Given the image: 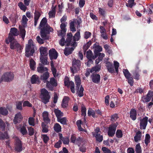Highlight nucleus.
<instances>
[{
    "label": "nucleus",
    "mask_w": 153,
    "mask_h": 153,
    "mask_svg": "<svg viewBox=\"0 0 153 153\" xmlns=\"http://www.w3.org/2000/svg\"><path fill=\"white\" fill-rule=\"evenodd\" d=\"M48 57L47 56H41L40 57L41 62L44 65L47 64Z\"/></svg>",
    "instance_id": "nucleus-40"
},
{
    "label": "nucleus",
    "mask_w": 153,
    "mask_h": 153,
    "mask_svg": "<svg viewBox=\"0 0 153 153\" xmlns=\"http://www.w3.org/2000/svg\"><path fill=\"white\" fill-rule=\"evenodd\" d=\"M72 67L71 68L72 72L74 74L79 71L81 67V62L80 60L75 58L73 59Z\"/></svg>",
    "instance_id": "nucleus-4"
},
{
    "label": "nucleus",
    "mask_w": 153,
    "mask_h": 153,
    "mask_svg": "<svg viewBox=\"0 0 153 153\" xmlns=\"http://www.w3.org/2000/svg\"><path fill=\"white\" fill-rule=\"evenodd\" d=\"M59 139L61 140V141L62 140L63 143L64 144L68 145L69 142V138L67 137H63L62 134L61 133H59Z\"/></svg>",
    "instance_id": "nucleus-23"
},
{
    "label": "nucleus",
    "mask_w": 153,
    "mask_h": 153,
    "mask_svg": "<svg viewBox=\"0 0 153 153\" xmlns=\"http://www.w3.org/2000/svg\"><path fill=\"white\" fill-rule=\"evenodd\" d=\"M47 48L46 47H41L39 48V51L41 56H47L48 53L47 52Z\"/></svg>",
    "instance_id": "nucleus-27"
},
{
    "label": "nucleus",
    "mask_w": 153,
    "mask_h": 153,
    "mask_svg": "<svg viewBox=\"0 0 153 153\" xmlns=\"http://www.w3.org/2000/svg\"><path fill=\"white\" fill-rule=\"evenodd\" d=\"M135 151L136 153H142V149L140 143L136 145Z\"/></svg>",
    "instance_id": "nucleus-48"
},
{
    "label": "nucleus",
    "mask_w": 153,
    "mask_h": 153,
    "mask_svg": "<svg viewBox=\"0 0 153 153\" xmlns=\"http://www.w3.org/2000/svg\"><path fill=\"white\" fill-rule=\"evenodd\" d=\"M86 109L85 107V106L83 104L82 105H81V115L82 116H83L84 117H85L86 116Z\"/></svg>",
    "instance_id": "nucleus-44"
},
{
    "label": "nucleus",
    "mask_w": 153,
    "mask_h": 153,
    "mask_svg": "<svg viewBox=\"0 0 153 153\" xmlns=\"http://www.w3.org/2000/svg\"><path fill=\"white\" fill-rule=\"evenodd\" d=\"M64 83L65 85L67 87H69L70 86L71 91L73 93H75L74 83L72 81H70L69 78L67 76H65V77Z\"/></svg>",
    "instance_id": "nucleus-8"
},
{
    "label": "nucleus",
    "mask_w": 153,
    "mask_h": 153,
    "mask_svg": "<svg viewBox=\"0 0 153 153\" xmlns=\"http://www.w3.org/2000/svg\"><path fill=\"white\" fill-rule=\"evenodd\" d=\"M47 20L45 17L43 18L40 22L39 27L40 28H43L45 27L47 25H48L47 24Z\"/></svg>",
    "instance_id": "nucleus-33"
},
{
    "label": "nucleus",
    "mask_w": 153,
    "mask_h": 153,
    "mask_svg": "<svg viewBox=\"0 0 153 153\" xmlns=\"http://www.w3.org/2000/svg\"><path fill=\"white\" fill-rule=\"evenodd\" d=\"M92 82L98 84L100 82V76L96 73H93L90 76Z\"/></svg>",
    "instance_id": "nucleus-13"
},
{
    "label": "nucleus",
    "mask_w": 153,
    "mask_h": 153,
    "mask_svg": "<svg viewBox=\"0 0 153 153\" xmlns=\"http://www.w3.org/2000/svg\"><path fill=\"white\" fill-rule=\"evenodd\" d=\"M150 136L149 134H147L146 135L145 143L146 146L150 142Z\"/></svg>",
    "instance_id": "nucleus-51"
},
{
    "label": "nucleus",
    "mask_w": 153,
    "mask_h": 153,
    "mask_svg": "<svg viewBox=\"0 0 153 153\" xmlns=\"http://www.w3.org/2000/svg\"><path fill=\"white\" fill-rule=\"evenodd\" d=\"M141 132L140 131H138L136 133L134 137V141L135 142H137L141 140Z\"/></svg>",
    "instance_id": "nucleus-29"
},
{
    "label": "nucleus",
    "mask_w": 153,
    "mask_h": 153,
    "mask_svg": "<svg viewBox=\"0 0 153 153\" xmlns=\"http://www.w3.org/2000/svg\"><path fill=\"white\" fill-rule=\"evenodd\" d=\"M16 108L17 109L20 110H22V102H21L19 101L16 102Z\"/></svg>",
    "instance_id": "nucleus-64"
},
{
    "label": "nucleus",
    "mask_w": 153,
    "mask_h": 153,
    "mask_svg": "<svg viewBox=\"0 0 153 153\" xmlns=\"http://www.w3.org/2000/svg\"><path fill=\"white\" fill-rule=\"evenodd\" d=\"M10 138L8 132L7 131H4V132H2L0 131V139L4 140L8 139Z\"/></svg>",
    "instance_id": "nucleus-21"
},
{
    "label": "nucleus",
    "mask_w": 153,
    "mask_h": 153,
    "mask_svg": "<svg viewBox=\"0 0 153 153\" xmlns=\"http://www.w3.org/2000/svg\"><path fill=\"white\" fill-rule=\"evenodd\" d=\"M74 49L73 47H66L64 51V54L66 56H68L72 53Z\"/></svg>",
    "instance_id": "nucleus-26"
},
{
    "label": "nucleus",
    "mask_w": 153,
    "mask_h": 153,
    "mask_svg": "<svg viewBox=\"0 0 153 153\" xmlns=\"http://www.w3.org/2000/svg\"><path fill=\"white\" fill-rule=\"evenodd\" d=\"M49 77V73L48 71H47L44 72L42 75L40 76V79L44 83H45L48 81L47 79Z\"/></svg>",
    "instance_id": "nucleus-22"
},
{
    "label": "nucleus",
    "mask_w": 153,
    "mask_h": 153,
    "mask_svg": "<svg viewBox=\"0 0 153 153\" xmlns=\"http://www.w3.org/2000/svg\"><path fill=\"white\" fill-rule=\"evenodd\" d=\"M23 119V117L20 112L16 114L13 119V123L15 124L20 123Z\"/></svg>",
    "instance_id": "nucleus-15"
},
{
    "label": "nucleus",
    "mask_w": 153,
    "mask_h": 153,
    "mask_svg": "<svg viewBox=\"0 0 153 153\" xmlns=\"http://www.w3.org/2000/svg\"><path fill=\"white\" fill-rule=\"evenodd\" d=\"M116 136L118 138H122L123 136L122 131L120 129H117L116 133Z\"/></svg>",
    "instance_id": "nucleus-49"
},
{
    "label": "nucleus",
    "mask_w": 153,
    "mask_h": 153,
    "mask_svg": "<svg viewBox=\"0 0 153 153\" xmlns=\"http://www.w3.org/2000/svg\"><path fill=\"white\" fill-rule=\"evenodd\" d=\"M81 79L79 76H75V82L76 85V90L78 91L81 84Z\"/></svg>",
    "instance_id": "nucleus-28"
},
{
    "label": "nucleus",
    "mask_w": 153,
    "mask_h": 153,
    "mask_svg": "<svg viewBox=\"0 0 153 153\" xmlns=\"http://www.w3.org/2000/svg\"><path fill=\"white\" fill-rule=\"evenodd\" d=\"M19 34V32L17 28L12 27L10 29V33L9 34L8 37L7 39L11 40V39H15L14 36H17Z\"/></svg>",
    "instance_id": "nucleus-10"
},
{
    "label": "nucleus",
    "mask_w": 153,
    "mask_h": 153,
    "mask_svg": "<svg viewBox=\"0 0 153 153\" xmlns=\"http://www.w3.org/2000/svg\"><path fill=\"white\" fill-rule=\"evenodd\" d=\"M26 34V31L25 28H22L20 29V35L23 40L24 39Z\"/></svg>",
    "instance_id": "nucleus-39"
},
{
    "label": "nucleus",
    "mask_w": 153,
    "mask_h": 153,
    "mask_svg": "<svg viewBox=\"0 0 153 153\" xmlns=\"http://www.w3.org/2000/svg\"><path fill=\"white\" fill-rule=\"evenodd\" d=\"M78 91V96L79 97H81L83 96L84 89L82 85L81 86L79 90L78 91Z\"/></svg>",
    "instance_id": "nucleus-53"
},
{
    "label": "nucleus",
    "mask_w": 153,
    "mask_h": 153,
    "mask_svg": "<svg viewBox=\"0 0 153 153\" xmlns=\"http://www.w3.org/2000/svg\"><path fill=\"white\" fill-rule=\"evenodd\" d=\"M114 62L115 71L118 74V68L119 67V63L117 61H114Z\"/></svg>",
    "instance_id": "nucleus-59"
},
{
    "label": "nucleus",
    "mask_w": 153,
    "mask_h": 153,
    "mask_svg": "<svg viewBox=\"0 0 153 153\" xmlns=\"http://www.w3.org/2000/svg\"><path fill=\"white\" fill-rule=\"evenodd\" d=\"M14 78V74L12 72H7L5 73L1 76L3 81L10 82L12 81Z\"/></svg>",
    "instance_id": "nucleus-7"
},
{
    "label": "nucleus",
    "mask_w": 153,
    "mask_h": 153,
    "mask_svg": "<svg viewBox=\"0 0 153 153\" xmlns=\"http://www.w3.org/2000/svg\"><path fill=\"white\" fill-rule=\"evenodd\" d=\"M20 131L23 135H25L27 133L25 127L24 126L20 128Z\"/></svg>",
    "instance_id": "nucleus-56"
},
{
    "label": "nucleus",
    "mask_w": 153,
    "mask_h": 153,
    "mask_svg": "<svg viewBox=\"0 0 153 153\" xmlns=\"http://www.w3.org/2000/svg\"><path fill=\"white\" fill-rule=\"evenodd\" d=\"M54 112L57 118H58L61 117L64 115V114L63 112H62L60 110L58 109H55L54 110Z\"/></svg>",
    "instance_id": "nucleus-30"
},
{
    "label": "nucleus",
    "mask_w": 153,
    "mask_h": 153,
    "mask_svg": "<svg viewBox=\"0 0 153 153\" xmlns=\"http://www.w3.org/2000/svg\"><path fill=\"white\" fill-rule=\"evenodd\" d=\"M46 83L47 88L52 91L53 90L54 88L57 85V81L53 77L51 78L50 81H48Z\"/></svg>",
    "instance_id": "nucleus-6"
},
{
    "label": "nucleus",
    "mask_w": 153,
    "mask_h": 153,
    "mask_svg": "<svg viewBox=\"0 0 153 153\" xmlns=\"http://www.w3.org/2000/svg\"><path fill=\"white\" fill-rule=\"evenodd\" d=\"M100 66L99 65H97V66L94 67L90 69V72L91 73H92L94 71L96 72L100 70Z\"/></svg>",
    "instance_id": "nucleus-52"
},
{
    "label": "nucleus",
    "mask_w": 153,
    "mask_h": 153,
    "mask_svg": "<svg viewBox=\"0 0 153 153\" xmlns=\"http://www.w3.org/2000/svg\"><path fill=\"white\" fill-rule=\"evenodd\" d=\"M57 121L63 125H66L67 124V119L65 117L62 118H59L57 119Z\"/></svg>",
    "instance_id": "nucleus-42"
},
{
    "label": "nucleus",
    "mask_w": 153,
    "mask_h": 153,
    "mask_svg": "<svg viewBox=\"0 0 153 153\" xmlns=\"http://www.w3.org/2000/svg\"><path fill=\"white\" fill-rule=\"evenodd\" d=\"M15 150L18 152H20L23 150L22 141L19 139L16 140L15 144Z\"/></svg>",
    "instance_id": "nucleus-12"
},
{
    "label": "nucleus",
    "mask_w": 153,
    "mask_h": 153,
    "mask_svg": "<svg viewBox=\"0 0 153 153\" xmlns=\"http://www.w3.org/2000/svg\"><path fill=\"white\" fill-rule=\"evenodd\" d=\"M36 63L34 60L32 58L30 60V69L32 70H34L35 69V65Z\"/></svg>",
    "instance_id": "nucleus-34"
},
{
    "label": "nucleus",
    "mask_w": 153,
    "mask_h": 153,
    "mask_svg": "<svg viewBox=\"0 0 153 153\" xmlns=\"http://www.w3.org/2000/svg\"><path fill=\"white\" fill-rule=\"evenodd\" d=\"M34 14V25L35 26H36L37 25L38 20L41 16V14L38 11L35 10Z\"/></svg>",
    "instance_id": "nucleus-24"
},
{
    "label": "nucleus",
    "mask_w": 153,
    "mask_h": 153,
    "mask_svg": "<svg viewBox=\"0 0 153 153\" xmlns=\"http://www.w3.org/2000/svg\"><path fill=\"white\" fill-rule=\"evenodd\" d=\"M94 136L96 138V140L97 141L99 142H101L103 140V136L101 135L100 134H97L95 135H94Z\"/></svg>",
    "instance_id": "nucleus-45"
},
{
    "label": "nucleus",
    "mask_w": 153,
    "mask_h": 153,
    "mask_svg": "<svg viewBox=\"0 0 153 153\" xmlns=\"http://www.w3.org/2000/svg\"><path fill=\"white\" fill-rule=\"evenodd\" d=\"M129 117L131 120L133 121L137 119V112L134 108H131L129 112Z\"/></svg>",
    "instance_id": "nucleus-17"
},
{
    "label": "nucleus",
    "mask_w": 153,
    "mask_h": 153,
    "mask_svg": "<svg viewBox=\"0 0 153 153\" xmlns=\"http://www.w3.org/2000/svg\"><path fill=\"white\" fill-rule=\"evenodd\" d=\"M73 21H76V23H75V24H77V27H80V25L82 23V19L80 17L78 16L77 19L74 20Z\"/></svg>",
    "instance_id": "nucleus-57"
},
{
    "label": "nucleus",
    "mask_w": 153,
    "mask_h": 153,
    "mask_svg": "<svg viewBox=\"0 0 153 153\" xmlns=\"http://www.w3.org/2000/svg\"><path fill=\"white\" fill-rule=\"evenodd\" d=\"M46 123L42 122L41 126L42 128V131L43 133H47L48 131V126L47 125Z\"/></svg>",
    "instance_id": "nucleus-36"
},
{
    "label": "nucleus",
    "mask_w": 153,
    "mask_h": 153,
    "mask_svg": "<svg viewBox=\"0 0 153 153\" xmlns=\"http://www.w3.org/2000/svg\"><path fill=\"white\" fill-rule=\"evenodd\" d=\"M18 6L19 7L20 9L23 11L24 12H25L27 8V7L25 5V4H24L22 2H20L18 3Z\"/></svg>",
    "instance_id": "nucleus-47"
},
{
    "label": "nucleus",
    "mask_w": 153,
    "mask_h": 153,
    "mask_svg": "<svg viewBox=\"0 0 153 153\" xmlns=\"http://www.w3.org/2000/svg\"><path fill=\"white\" fill-rule=\"evenodd\" d=\"M28 123L30 125L34 126L35 125V119L33 117H30L28 118Z\"/></svg>",
    "instance_id": "nucleus-50"
},
{
    "label": "nucleus",
    "mask_w": 153,
    "mask_h": 153,
    "mask_svg": "<svg viewBox=\"0 0 153 153\" xmlns=\"http://www.w3.org/2000/svg\"><path fill=\"white\" fill-rule=\"evenodd\" d=\"M23 107L27 106L30 107H32V104L28 101H24L23 103Z\"/></svg>",
    "instance_id": "nucleus-61"
},
{
    "label": "nucleus",
    "mask_w": 153,
    "mask_h": 153,
    "mask_svg": "<svg viewBox=\"0 0 153 153\" xmlns=\"http://www.w3.org/2000/svg\"><path fill=\"white\" fill-rule=\"evenodd\" d=\"M42 136L44 143H47L49 140V137L46 134H43Z\"/></svg>",
    "instance_id": "nucleus-62"
},
{
    "label": "nucleus",
    "mask_w": 153,
    "mask_h": 153,
    "mask_svg": "<svg viewBox=\"0 0 153 153\" xmlns=\"http://www.w3.org/2000/svg\"><path fill=\"white\" fill-rule=\"evenodd\" d=\"M134 0H128V3H126V6L128 7H132L134 4Z\"/></svg>",
    "instance_id": "nucleus-55"
},
{
    "label": "nucleus",
    "mask_w": 153,
    "mask_h": 153,
    "mask_svg": "<svg viewBox=\"0 0 153 153\" xmlns=\"http://www.w3.org/2000/svg\"><path fill=\"white\" fill-rule=\"evenodd\" d=\"M49 55L50 59L52 60L53 59H56L58 56V53L56 51L52 48L49 51Z\"/></svg>",
    "instance_id": "nucleus-14"
},
{
    "label": "nucleus",
    "mask_w": 153,
    "mask_h": 153,
    "mask_svg": "<svg viewBox=\"0 0 153 153\" xmlns=\"http://www.w3.org/2000/svg\"><path fill=\"white\" fill-rule=\"evenodd\" d=\"M123 72L126 79H128L131 76V74L127 69H124Z\"/></svg>",
    "instance_id": "nucleus-43"
},
{
    "label": "nucleus",
    "mask_w": 153,
    "mask_h": 153,
    "mask_svg": "<svg viewBox=\"0 0 153 153\" xmlns=\"http://www.w3.org/2000/svg\"><path fill=\"white\" fill-rule=\"evenodd\" d=\"M5 43L8 44L10 43V48L11 49H17V51L19 52H22L23 49L22 47L18 42L15 39H11V40L6 39L5 40Z\"/></svg>",
    "instance_id": "nucleus-3"
},
{
    "label": "nucleus",
    "mask_w": 153,
    "mask_h": 153,
    "mask_svg": "<svg viewBox=\"0 0 153 153\" xmlns=\"http://www.w3.org/2000/svg\"><path fill=\"white\" fill-rule=\"evenodd\" d=\"M80 37V33L79 31L78 30L77 31L76 33L75 34L74 36L73 37L74 40L75 41H78Z\"/></svg>",
    "instance_id": "nucleus-54"
},
{
    "label": "nucleus",
    "mask_w": 153,
    "mask_h": 153,
    "mask_svg": "<svg viewBox=\"0 0 153 153\" xmlns=\"http://www.w3.org/2000/svg\"><path fill=\"white\" fill-rule=\"evenodd\" d=\"M50 65L51 67V69L52 71V74L53 76L55 77L56 76L57 70L56 68L55 67L53 62L52 60H51L50 62Z\"/></svg>",
    "instance_id": "nucleus-32"
},
{
    "label": "nucleus",
    "mask_w": 153,
    "mask_h": 153,
    "mask_svg": "<svg viewBox=\"0 0 153 153\" xmlns=\"http://www.w3.org/2000/svg\"><path fill=\"white\" fill-rule=\"evenodd\" d=\"M28 131L29 135L30 136L33 135L34 132L33 128L31 127H28Z\"/></svg>",
    "instance_id": "nucleus-63"
},
{
    "label": "nucleus",
    "mask_w": 153,
    "mask_h": 153,
    "mask_svg": "<svg viewBox=\"0 0 153 153\" xmlns=\"http://www.w3.org/2000/svg\"><path fill=\"white\" fill-rule=\"evenodd\" d=\"M9 123L7 122L5 123L0 118V130L2 131H5L6 125L8 126Z\"/></svg>",
    "instance_id": "nucleus-18"
},
{
    "label": "nucleus",
    "mask_w": 153,
    "mask_h": 153,
    "mask_svg": "<svg viewBox=\"0 0 153 153\" xmlns=\"http://www.w3.org/2000/svg\"><path fill=\"white\" fill-rule=\"evenodd\" d=\"M53 30L52 28L49 25H47L45 27L41 28L40 34L42 39L39 36H37L36 38L37 42L40 44H43L44 43V40L49 39V36L48 35Z\"/></svg>",
    "instance_id": "nucleus-1"
},
{
    "label": "nucleus",
    "mask_w": 153,
    "mask_h": 153,
    "mask_svg": "<svg viewBox=\"0 0 153 153\" xmlns=\"http://www.w3.org/2000/svg\"><path fill=\"white\" fill-rule=\"evenodd\" d=\"M67 38L65 40V43L66 46H69L70 45L71 42V41L72 38L73 36L72 34L71 33H67Z\"/></svg>",
    "instance_id": "nucleus-25"
},
{
    "label": "nucleus",
    "mask_w": 153,
    "mask_h": 153,
    "mask_svg": "<svg viewBox=\"0 0 153 153\" xmlns=\"http://www.w3.org/2000/svg\"><path fill=\"white\" fill-rule=\"evenodd\" d=\"M98 59H97L95 60L96 64H97L100 62L102 61L103 57L105 56V54L103 53H100V55H99Z\"/></svg>",
    "instance_id": "nucleus-41"
},
{
    "label": "nucleus",
    "mask_w": 153,
    "mask_h": 153,
    "mask_svg": "<svg viewBox=\"0 0 153 153\" xmlns=\"http://www.w3.org/2000/svg\"><path fill=\"white\" fill-rule=\"evenodd\" d=\"M148 117L146 116L143 119H141L140 120V127L141 129L144 130L146 129L148 123Z\"/></svg>",
    "instance_id": "nucleus-11"
},
{
    "label": "nucleus",
    "mask_w": 153,
    "mask_h": 153,
    "mask_svg": "<svg viewBox=\"0 0 153 153\" xmlns=\"http://www.w3.org/2000/svg\"><path fill=\"white\" fill-rule=\"evenodd\" d=\"M43 121L46 124L50 123L51 120L48 117V113L47 111H44L42 114Z\"/></svg>",
    "instance_id": "nucleus-19"
},
{
    "label": "nucleus",
    "mask_w": 153,
    "mask_h": 153,
    "mask_svg": "<svg viewBox=\"0 0 153 153\" xmlns=\"http://www.w3.org/2000/svg\"><path fill=\"white\" fill-rule=\"evenodd\" d=\"M41 66L39 67H38L37 68V71L39 73H42L48 71V69L47 68L44 67L42 66V65H41Z\"/></svg>",
    "instance_id": "nucleus-31"
},
{
    "label": "nucleus",
    "mask_w": 153,
    "mask_h": 153,
    "mask_svg": "<svg viewBox=\"0 0 153 153\" xmlns=\"http://www.w3.org/2000/svg\"><path fill=\"white\" fill-rule=\"evenodd\" d=\"M53 128L54 130L57 133L61 131V127L58 123L55 124Z\"/></svg>",
    "instance_id": "nucleus-38"
},
{
    "label": "nucleus",
    "mask_w": 153,
    "mask_h": 153,
    "mask_svg": "<svg viewBox=\"0 0 153 153\" xmlns=\"http://www.w3.org/2000/svg\"><path fill=\"white\" fill-rule=\"evenodd\" d=\"M41 99L42 102L46 104L49 101L50 96L48 91L45 89H42L41 91Z\"/></svg>",
    "instance_id": "nucleus-5"
},
{
    "label": "nucleus",
    "mask_w": 153,
    "mask_h": 153,
    "mask_svg": "<svg viewBox=\"0 0 153 153\" xmlns=\"http://www.w3.org/2000/svg\"><path fill=\"white\" fill-rule=\"evenodd\" d=\"M118 124L117 123V124L114 123L110 126L108 132V134L109 137H112L114 135Z\"/></svg>",
    "instance_id": "nucleus-9"
},
{
    "label": "nucleus",
    "mask_w": 153,
    "mask_h": 153,
    "mask_svg": "<svg viewBox=\"0 0 153 153\" xmlns=\"http://www.w3.org/2000/svg\"><path fill=\"white\" fill-rule=\"evenodd\" d=\"M76 23V21H72L70 23V28L71 31L73 32L76 31V29L74 26V23Z\"/></svg>",
    "instance_id": "nucleus-46"
},
{
    "label": "nucleus",
    "mask_w": 153,
    "mask_h": 153,
    "mask_svg": "<svg viewBox=\"0 0 153 153\" xmlns=\"http://www.w3.org/2000/svg\"><path fill=\"white\" fill-rule=\"evenodd\" d=\"M118 118L119 117L118 114H115L111 116V120L112 121H116Z\"/></svg>",
    "instance_id": "nucleus-58"
},
{
    "label": "nucleus",
    "mask_w": 153,
    "mask_h": 153,
    "mask_svg": "<svg viewBox=\"0 0 153 153\" xmlns=\"http://www.w3.org/2000/svg\"><path fill=\"white\" fill-rule=\"evenodd\" d=\"M30 81L32 84H39L41 82L39 76L36 75H33L32 76Z\"/></svg>",
    "instance_id": "nucleus-16"
},
{
    "label": "nucleus",
    "mask_w": 153,
    "mask_h": 153,
    "mask_svg": "<svg viewBox=\"0 0 153 153\" xmlns=\"http://www.w3.org/2000/svg\"><path fill=\"white\" fill-rule=\"evenodd\" d=\"M88 116H92L93 118L96 117L95 111L91 108H89L88 109Z\"/></svg>",
    "instance_id": "nucleus-37"
},
{
    "label": "nucleus",
    "mask_w": 153,
    "mask_h": 153,
    "mask_svg": "<svg viewBox=\"0 0 153 153\" xmlns=\"http://www.w3.org/2000/svg\"><path fill=\"white\" fill-rule=\"evenodd\" d=\"M0 114L4 116H6L8 114V111L4 107H0Z\"/></svg>",
    "instance_id": "nucleus-35"
},
{
    "label": "nucleus",
    "mask_w": 153,
    "mask_h": 153,
    "mask_svg": "<svg viewBox=\"0 0 153 153\" xmlns=\"http://www.w3.org/2000/svg\"><path fill=\"white\" fill-rule=\"evenodd\" d=\"M93 56V53L92 51L90 50H89L86 52V57L88 59H92V56Z\"/></svg>",
    "instance_id": "nucleus-60"
},
{
    "label": "nucleus",
    "mask_w": 153,
    "mask_h": 153,
    "mask_svg": "<svg viewBox=\"0 0 153 153\" xmlns=\"http://www.w3.org/2000/svg\"><path fill=\"white\" fill-rule=\"evenodd\" d=\"M34 53V45L32 39H29L28 44L26 46L25 56L29 57L30 56H33Z\"/></svg>",
    "instance_id": "nucleus-2"
},
{
    "label": "nucleus",
    "mask_w": 153,
    "mask_h": 153,
    "mask_svg": "<svg viewBox=\"0 0 153 153\" xmlns=\"http://www.w3.org/2000/svg\"><path fill=\"white\" fill-rule=\"evenodd\" d=\"M152 98V101H153V91H149L147 94L144 98L145 101L146 102H149Z\"/></svg>",
    "instance_id": "nucleus-20"
}]
</instances>
